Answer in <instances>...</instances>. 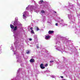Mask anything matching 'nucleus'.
<instances>
[{
	"label": "nucleus",
	"mask_w": 80,
	"mask_h": 80,
	"mask_svg": "<svg viewBox=\"0 0 80 80\" xmlns=\"http://www.w3.org/2000/svg\"><path fill=\"white\" fill-rule=\"evenodd\" d=\"M43 66V63L41 64L40 65V67L41 69H44L45 68V67Z\"/></svg>",
	"instance_id": "obj_1"
},
{
	"label": "nucleus",
	"mask_w": 80,
	"mask_h": 80,
	"mask_svg": "<svg viewBox=\"0 0 80 80\" xmlns=\"http://www.w3.org/2000/svg\"><path fill=\"white\" fill-rule=\"evenodd\" d=\"M30 29L31 30V33H33V34H35V32H34V31L33 30V28L32 27H31L30 28Z\"/></svg>",
	"instance_id": "obj_2"
},
{
	"label": "nucleus",
	"mask_w": 80,
	"mask_h": 80,
	"mask_svg": "<svg viewBox=\"0 0 80 80\" xmlns=\"http://www.w3.org/2000/svg\"><path fill=\"white\" fill-rule=\"evenodd\" d=\"M30 62L33 63V62H35V60L33 59H31L30 60Z\"/></svg>",
	"instance_id": "obj_3"
},
{
	"label": "nucleus",
	"mask_w": 80,
	"mask_h": 80,
	"mask_svg": "<svg viewBox=\"0 0 80 80\" xmlns=\"http://www.w3.org/2000/svg\"><path fill=\"white\" fill-rule=\"evenodd\" d=\"M54 32L53 31H49L48 32V34H52V33H53Z\"/></svg>",
	"instance_id": "obj_4"
},
{
	"label": "nucleus",
	"mask_w": 80,
	"mask_h": 80,
	"mask_svg": "<svg viewBox=\"0 0 80 80\" xmlns=\"http://www.w3.org/2000/svg\"><path fill=\"white\" fill-rule=\"evenodd\" d=\"M10 26L11 28H12V29H13V28H14V26H13V25L10 24Z\"/></svg>",
	"instance_id": "obj_5"
},
{
	"label": "nucleus",
	"mask_w": 80,
	"mask_h": 80,
	"mask_svg": "<svg viewBox=\"0 0 80 80\" xmlns=\"http://www.w3.org/2000/svg\"><path fill=\"white\" fill-rule=\"evenodd\" d=\"M17 27L15 26V28H14V31H15V30H17Z\"/></svg>",
	"instance_id": "obj_6"
},
{
	"label": "nucleus",
	"mask_w": 80,
	"mask_h": 80,
	"mask_svg": "<svg viewBox=\"0 0 80 80\" xmlns=\"http://www.w3.org/2000/svg\"><path fill=\"white\" fill-rule=\"evenodd\" d=\"M50 38V36H46V37L45 39H48Z\"/></svg>",
	"instance_id": "obj_7"
},
{
	"label": "nucleus",
	"mask_w": 80,
	"mask_h": 80,
	"mask_svg": "<svg viewBox=\"0 0 80 80\" xmlns=\"http://www.w3.org/2000/svg\"><path fill=\"white\" fill-rule=\"evenodd\" d=\"M30 51H28V50H27L26 51V53L27 54H28V53H30Z\"/></svg>",
	"instance_id": "obj_8"
},
{
	"label": "nucleus",
	"mask_w": 80,
	"mask_h": 80,
	"mask_svg": "<svg viewBox=\"0 0 80 80\" xmlns=\"http://www.w3.org/2000/svg\"><path fill=\"white\" fill-rule=\"evenodd\" d=\"M41 12L42 13H45V12L44 10L41 11Z\"/></svg>",
	"instance_id": "obj_9"
},
{
	"label": "nucleus",
	"mask_w": 80,
	"mask_h": 80,
	"mask_svg": "<svg viewBox=\"0 0 80 80\" xmlns=\"http://www.w3.org/2000/svg\"><path fill=\"white\" fill-rule=\"evenodd\" d=\"M37 28V30L38 31V30H39V28L38 27H36Z\"/></svg>",
	"instance_id": "obj_10"
},
{
	"label": "nucleus",
	"mask_w": 80,
	"mask_h": 80,
	"mask_svg": "<svg viewBox=\"0 0 80 80\" xmlns=\"http://www.w3.org/2000/svg\"><path fill=\"white\" fill-rule=\"evenodd\" d=\"M40 2H41V3H43V0H41L40 1Z\"/></svg>",
	"instance_id": "obj_11"
},
{
	"label": "nucleus",
	"mask_w": 80,
	"mask_h": 80,
	"mask_svg": "<svg viewBox=\"0 0 80 80\" xmlns=\"http://www.w3.org/2000/svg\"><path fill=\"white\" fill-rule=\"evenodd\" d=\"M50 63H52V62H54L53 61H50Z\"/></svg>",
	"instance_id": "obj_12"
},
{
	"label": "nucleus",
	"mask_w": 80,
	"mask_h": 80,
	"mask_svg": "<svg viewBox=\"0 0 80 80\" xmlns=\"http://www.w3.org/2000/svg\"><path fill=\"white\" fill-rule=\"evenodd\" d=\"M45 67H47V66H48V64H46L45 65Z\"/></svg>",
	"instance_id": "obj_13"
},
{
	"label": "nucleus",
	"mask_w": 80,
	"mask_h": 80,
	"mask_svg": "<svg viewBox=\"0 0 80 80\" xmlns=\"http://www.w3.org/2000/svg\"><path fill=\"white\" fill-rule=\"evenodd\" d=\"M23 16L24 17H26V16H25V15H24V14H23Z\"/></svg>",
	"instance_id": "obj_14"
},
{
	"label": "nucleus",
	"mask_w": 80,
	"mask_h": 80,
	"mask_svg": "<svg viewBox=\"0 0 80 80\" xmlns=\"http://www.w3.org/2000/svg\"><path fill=\"white\" fill-rule=\"evenodd\" d=\"M56 26H58V23H56Z\"/></svg>",
	"instance_id": "obj_15"
},
{
	"label": "nucleus",
	"mask_w": 80,
	"mask_h": 80,
	"mask_svg": "<svg viewBox=\"0 0 80 80\" xmlns=\"http://www.w3.org/2000/svg\"><path fill=\"white\" fill-rule=\"evenodd\" d=\"M32 38H29V40L30 41H32Z\"/></svg>",
	"instance_id": "obj_16"
},
{
	"label": "nucleus",
	"mask_w": 80,
	"mask_h": 80,
	"mask_svg": "<svg viewBox=\"0 0 80 80\" xmlns=\"http://www.w3.org/2000/svg\"><path fill=\"white\" fill-rule=\"evenodd\" d=\"M61 77L62 78H63V76H61Z\"/></svg>",
	"instance_id": "obj_17"
},
{
	"label": "nucleus",
	"mask_w": 80,
	"mask_h": 80,
	"mask_svg": "<svg viewBox=\"0 0 80 80\" xmlns=\"http://www.w3.org/2000/svg\"><path fill=\"white\" fill-rule=\"evenodd\" d=\"M37 47L38 48H39V47L38 46H37Z\"/></svg>",
	"instance_id": "obj_18"
},
{
	"label": "nucleus",
	"mask_w": 80,
	"mask_h": 80,
	"mask_svg": "<svg viewBox=\"0 0 80 80\" xmlns=\"http://www.w3.org/2000/svg\"><path fill=\"white\" fill-rule=\"evenodd\" d=\"M54 13H57V12H56V11H55Z\"/></svg>",
	"instance_id": "obj_19"
}]
</instances>
